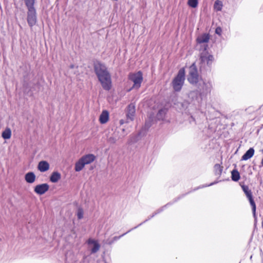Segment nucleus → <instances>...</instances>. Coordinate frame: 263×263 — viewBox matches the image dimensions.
Here are the masks:
<instances>
[{
	"instance_id": "obj_31",
	"label": "nucleus",
	"mask_w": 263,
	"mask_h": 263,
	"mask_svg": "<svg viewBox=\"0 0 263 263\" xmlns=\"http://www.w3.org/2000/svg\"><path fill=\"white\" fill-rule=\"evenodd\" d=\"M150 126H151V125L148 122H146L145 126H147V127H149Z\"/></svg>"
},
{
	"instance_id": "obj_15",
	"label": "nucleus",
	"mask_w": 263,
	"mask_h": 263,
	"mask_svg": "<svg viewBox=\"0 0 263 263\" xmlns=\"http://www.w3.org/2000/svg\"><path fill=\"white\" fill-rule=\"evenodd\" d=\"M254 154V149L253 148H250L246 153L242 156L241 160H247L250 159Z\"/></svg>"
},
{
	"instance_id": "obj_24",
	"label": "nucleus",
	"mask_w": 263,
	"mask_h": 263,
	"mask_svg": "<svg viewBox=\"0 0 263 263\" xmlns=\"http://www.w3.org/2000/svg\"><path fill=\"white\" fill-rule=\"evenodd\" d=\"M35 0H24L25 5L27 8H34V5Z\"/></svg>"
},
{
	"instance_id": "obj_12",
	"label": "nucleus",
	"mask_w": 263,
	"mask_h": 263,
	"mask_svg": "<svg viewBox=\"0 0 263 263\" xmlns=\"http://www.w3.org/2000/svg\"><path fill=\"white\" fill-rule=\"evenodd\" d=\"M85 165L88 164L92 162L96 159V156L93 154H87L83 156L81 158Z\"/></svg>"
},
{
	"instance_id": "obj_30",
	"label": "nucleus",
	"mask_w": 263,
	"mask_h": 263,
	"mask_svg": "<svg viewBox=\"0 0 263 263\" xmlns=\"http://www.w3.org/2000/svg\"><path fill=\"white\" fill-rule=\"evenodd\" d=\"M222 29L220 27H217L215 30V33L219 35H221Z\"/></svg>"
},
{
	"instance_id": "obj_34",
	"label": "nucleus",
	"mask_w": 263,
	"mask_h": 263,
	"mask_svg": "<svg viewBox=\"0 0 263 263\" xmlns=\"http://www.w3.org/2000/svg\"><path fill=\"white\" fill-rule=\"evenodd\" d=\"M261 164H262V165L263 166V158H262V160H261Z\"/></svg>"
},
{
	"instance_id": "obj_26",
	"label": "nucleus",
	"mask_w": 263,
	"mask_h": 263,
	"mask_svg": "<svg viewBox=\"0 0 263 263\" xmlns=\"http://www.w3.org/2000/svg\"><path fill=\"white\" fill-rule=\"evenodd\" d=\"M130 230H129L127 232L122 234V235L120 236H115L111 240H107V243L109 245H111L114 242L118 240L119 239H120L121 237H122L123 236H124V235H125L126 233H127L128 232H130Z\"/></svg>"
},
{
	"instance_id": "obj_3",
	"label": "nucleus",
	"mask_w": 263,
	"mask_h": 263,
	"mask_svg": "<svg viewBox=\"0 0 263 263\" xmlns=\"http://www.w3.org/2000/svg\"><path fill=\"white\" fill-rule=\"evenodd\" d=\"M213 60V56L210 54L207 51L204 50L200 53L199 63L200 68L207 69L210 68Z\"/></svg>"
},
{
	"instance_id": "obj_7",
	"label": "nucleus",
	"mask_w": 263,
	"mask_h": 263,
	"mask_svg": "<svg viewBox=\"0 0 263 263\" xmlns=\"http://www.w3.org/2000/svg\"><path fill=\"white\" fill-rule=\"evenodd\" d=\"M27 9V23L30 27H32L35 25L37 21L36 10L34 8Z\"/></svg>"
},
{
	"instance_id": "obj_13",
	"label": "nucleus",
	"mask_w": 263,
	"mask_h": 263,
	"mask_svg": "<svg viewBox=\"0 0 263 263\" xmlns=\"http://www.w3.org/2000/svg\"><path fill=\"white\" fill-rule=\"evenodd\" d=\"M37 169L41 172H46L49 169V164L46 161H41L38 164Z\"/></svg>"
},
{
	"instance_id": "obj_11",
	"label": "nucleus",
	"mask_w": 263,
	"mask_h": 263,
	"mask_svg": "<svg viewBox=\"0 0 263 263\" xmlns=\"http://www.w3.org/2000/svg\"><path fill=\"white\" fill-rule=\"evenodd\" d=\"M135 114V107L133 104H130L127 107L126 118L127 122H128L130 121H133L134 119Z\"/></svg>"
},
{
	"instance_id": "obj_18",
	"label": "nucleus",
	"mask_w": 263,
	"mask_h": 263,
	"mask_svg": "<svg viewBox=\"0 0 263 263\" xmlns=\"http://www.w3.org/2000/svg\"><path fill=\"white\" fill-rule=\"evenodd\" d=\"M85 164L83 162V160H82L81 158H80L75 164L74 170L76 172L81 171L85 166Z\"/></svg>"
},
{
	"instance_id": "obj_17",
	"label": "nucleus",
	"mask_w": 263,
	"mask_h": 263,
	"mask_svg": "<svg viewBox=\"0 0 263 263\" xmlns=\"http://www.w3.org/2000/svg\"><path fill=\"white\" fill-rule=\"evenodd\" d=\"M61 175L59 172H54L50 177V180L52 183H56L61 179Z\"/></svg>"
},
{
	"instance_id": "obj_20",
	"label": "nucleus",
	"mask_w": 263,
	"mask_h": 263,
	"mask_svg": "<svg viewBox=\"0 0 263 263\" xmlns=\"http://www.w3.org/2000/svg\"><path fill=\"white\" fill-rule=\"evenodd\" d=\"M209 37L208 34H203L197 38V42L199 43H204L208 42Z\"/></svg>"
},
{
	"instance_id": "obj_10",
	"label": "nucleus",
	"mask_w": 263,
	"mask_h": 263,
	"mask_svg": "<svg viewBox=\"0 0 263 263\" xmlns=\"http://www.w3.org/2000/svg\"><path fill=\"white\" fill-rule=\"evenodd\" d=\"M49 188V186L47 183H43L37 185L34 187V192L38 195H43L45 194Z\"/></svg>"
},
{
	"instance_id": "obj_25",
	"label": "nucleus",
	"mask_w": 263,
	"mask_h": 263,
	"mask_svg": "<svg viewBox=\"0 0 263 263\" xmlns=\"http://www.w3.org/2000/svg\"><path fill=\"white\" fill-rule=\"evenodd\" d=\"M222 8V3L218 0L216 1L214 3V8L217 11H220V10H221Z\"/></svg>"
},
{
	"instance_id": "obj_5",
	"label": "nucleus",
	"mask_w": 263,
	"mask_h": 263,
	"mask_svg": "<svg viewBox=\"0 0 263 263\" xmlns=\"http://www.w3.org/2000/svg\"><path fill=\"white\" fill-rule=\"evenodd\" d=\"M202 79L198 74L197 67L193 63L189 68V74L187 76V80L190 83L196 85Z\"/></svg>"
},
{
	"instance_id": "obj_9",
	"label": "nucleus",
	"mask_w": 263,
	"mask_h": 263,
	"mask_svg": "<svg viewBox=\"0 0 263 263\" xmlns=\"http://www.w3.org/2000/svg\"><path fill=\"white\" fill-rule=\"evenodd\" d=\"M87 243L89 245V248H91V253H95L99 250L100 245L97 240L89 238L87 240Z\"/></svg>"
},
{
	"instance_id": "obj_1",
	"label": "nucleus",
	"mask_w": 263,
	"mask_h": 263,
	"mask_svg": "<svg viewBox=\"0 0 263 263\" xmlns=\"http://www.w3.org/2000/svg\"><path fill=\"white\" fill-rule=\"evenodd\" d=\"M94 69L103 89L109 90L111 87V81L105 66L100 62H96L94 64Z\"/></svg>"
},
{
	"instance_id": "obj_4",
	"label": "nucleus",
	"mask_w": 263,
	"mask_h": 263,
	"mask_svg": "<svg viewBox=\"0 0 263 263\" xmlns=\"http://www.w3.org/2000/svg\"><path fill=\"white\" fill-rule=\"evenodd\" d=\"M185 80V70L181 68L178 71L177 76L172 81V86L175 91H179L184 84Z\"/></svg>"
},
{
	"instance_id": "obj_22",
	"label": "nucleus",
	"mask_w": 263,
	"mask_h": 263,
	"mask_svg": "<svg viewBox=\"0 0 263 263\" xmlns=\"http://www.w3.org/2000/svg\"><path fill=\"white\" fill-rule=\"evenodd\" d=\"M214 171L216 175L220 176L222 171V167L219 164L214 165Z\"/></svg>"
},
{
	"instance_id": "obj_16",
	"label": "nucleus",
	"mask_w": 263,
	"mask_h": 263,
	"mask_svg": "<svg viewBox=\"0 0 263 263\" xmlns=\"http://www.w3.org/2000/svg\"><path fill=\"white\" fill-rule=\"evenodd\" d=\"M25 178L27 182L32 183L35 181V175L33 172H29L25 175Z\"/></svg>"
},
{
	"instance_id": "obj_27",
	"label": "nucleus",
	"mask_w": 263,
	"mask_h": 263,
	"mask_svg": "<svg viewBox=\"0 0 263 263\" xmlns=\"http://www.w3.org/2000/svg\"><path fill=\"white\" fill-rule=\"evenodd\" d=\"M188 5L192 8H196L198 5V0H188Z\"/></svg>"
},
{
	"instance_id": "obj_28",
	"label": "nucleus",
	"mask_w": 263,
	"mask_h": 263,
	"mask_svg": "<svg viewBox=\"0 0 263 263\" xmlns=\"http://www.w3.org/2000/svg\"><path fill=\"white\" fill-rule=\"evenodd\" d=\"M84 211L82 208H79L77 212V216L79 219H81L83 217Z\"/></svg>"
},
{
	"instance_id": "obj_14",
	"label": "nucleus",
	"mask_w": 263,
	"mask_h": 263,
	"mask_svg": "<svg viewBox=\"0 0 263 263\" xmlns=\"http://www.w3.org/2000/svg\"><path fill=\"white\" fill-rule=\"evenodd\" d=\"M109 119V113L106 110H103L99 117V121L101 124L106 123Z\"/></svg>"
},
{
	"instance_id": "obj_29",
	"label": "nucleus",
	"mask_w": 263,
	"mask_h": 263,
	"mask_svg": "<svg viewBox=\"0 0 263 263\" xmlns=\"http://www.w3.org/2000/svg\"><path fill=\"white\" fill-rule=\"evenodd\" d=\"M108 142L111 144H114L117 141V139L114 137H110L108 139Z\"/></svg>"
},
{
	"instance_id": "obj_32",
	"label": "nucleus",
	"mask_w": 263,
	"mask_h": 263,
	"mask_svg": "<svg viewBox=\"0 0 263 263\" xmlns=\"http://www.w3.org/2000/svg\"><path fill=\"white\" fill-rule=\"evenodd\" d=\"M214 184H215V183H211V184H210L209 185H205V186H203V187L209 186L212 185Z\"/></svg>"
},
{
	"instance_id": "obj_21",
	"label": "nucleus",
	"mask_w": 263,
	"mask_h": 263,
	"mask_svg": "<svg viewBox=\"0 0 263 263\" xmlns=\"http://www.w3.org/2000/svg\"><path fill=\"white\" fill-rule=\"evenodd\" d=\"M11 136V129L9 128H7L3 133H2V137L4 139H9L10 138Z\"/></svg>"
},
{
	"instance_id": "obj_19",
	"label": "nucleus",
	"mask_w": 263,
	"mask_h": 263,
	"mask_svg": "<svg viewBox=\"0 0 263 263\" xmlns=\"http://www.w3.org/2000/svg\"><path fill=\"white\" fill-rule=\"evenodd\" d=\"M232 174V179L234 181H237L240 179V174L238 171L236 170H234L231 172Z\"/></svg>"
},
{
	"instance_id": "obj_8",
	"label": "nucleus",
	"mask_w": 263,
	"mask_h": 263,
	"mask_svg": "<svg viewBox=\"0 0 263 263\" xmlns=\"http://www.w3.org/2000/svg\"><path fill=\"white\" fill-rule=\"evenodd\" d=\"M241 188L245 193L247 197L249 200L250 203L252 208V211L254 216H255V212H256V205L252 197V194L251 191L249 189V187L247 185H242Z\"/></svg>"
},
{
	"instance_id": "obj_33",
	"label": "nucleus",
	"mask_w": 263,
	"mask_h": 263,
	"mask_svg": "<svg viewBox=\"0 0 263 263\" xmlns=\"http://www.w3.org/2000/svg\"><path fill=\"white\" fill-rule=\"evenodd\" d=\"M74 66L73 65H70V68H74Z\"/></svg>"
},
{
	"instance_id": "obj_6",
	"label": "nucleus",
	"mask_w": 263,
	"mask_h": 263,
	"mask_svg": "<svg viewBox=\"0 0 263 263\" xmlns=\"http://www.w3.org/2000/svg\"><path fill=\"white\" fill-rule=\"evenodd\" d=\"M128 78L134 83L133 88L138 89L140 87L143 81L142 73L141 71L129 74Z\"/></svg>"
},
{
	"instance_id": "obj_2",
	"label": "nucleus",
	"mask_w": 263,
	"mask_h": 263,
	"mask_svg": "<svg viewBox=\"0 0 263 263\" xmlns=\"http://www.w3.org/2000/svg\"><path fill=\"white\" fill-rule=\"evenodd\" d=\"M195 86L197 87V91L200 96L203 97L211 92L213 86L211 82L202 79Z\"/></svg>"
},
{
	"instance_id": "obj_23",
	"label": "nucleus",
	"mask_w": 263,
	"mask_h": 263,
	"mask_svg": "<svg viewBox=\"0 0 263 263\" xmlns=\"http://www.w3.org/2000/svg\"><path fill=\"white\" fill-rule=\"evenodd\" d=\"M166 109H161L159 110L157 115V118L158 120H162L166 114Z\"/></svg>"
}]
</instances>
